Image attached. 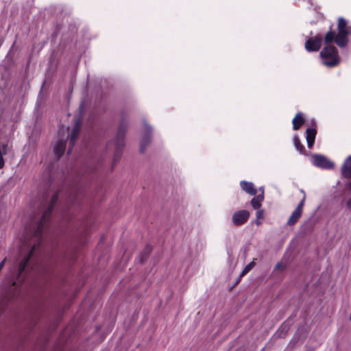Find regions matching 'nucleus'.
<instances>
[{
	"instance_id": "nucleus-5",
	"label": "nucleus",
	"mask_w": 351,
	"mask_h": 351,
	"mask_svg": "<svg viewBox=\"0 0 351 351\" xmlns=\"http://www.w3.org/2000/svg\"><path fill=\"white\" fill-rule=\"evenodd\" d=\"M312 163L317 167L326 169H330L334 167V163L332 161L319 154H314L312 156Z\"/></svg>"
},
{
	"instance_id": "nucleus-23",
	"label": "nucleus",
	"mask_w": 351,
	"mask_h": 351,
	"mask_svg": "<svg viewBox=\"0 0 351 351\" xmlns=\"http://www.w3.org/2000/svg\"><path fill=\"white\" fill-rule=\"evenodd\" d=\"M6 261V258H5L1 263H0V271H1V269H3V267H4V265H5V263Z\"/></svg>"
},
{
	"instance_id": "nucleus-22",
	"label": "nucleus",
	"mask_w": 351,
	"mask_h": 351,
	"mask_svg": "<svg viewBox=\"0 0 351 351\" xmlns=\"http://www.w3.org/2000/svg\"><path fill=\"white\" fill-rule=\"evenodd\" d=\"M346 206H347L348 209L351 210V197L347 201Z\"/></svg>"
},
{
	"instance_id": "nucleus-6",
	"label": "nucleus",
	"mask_w": 351,
	"mask_h": 351,
	"mask_svg": "<svg viewBox=\"0 0 351 351\" xmlns=\"http://www.w3.org/2000/svg\"><path fill=\"white\" fill-rule=\"evenodd\" d=\"M322 43V38L319 35L311 37L305 42V49L308 52L317 51L321 48Z\"/></svg>"
},
{
	"instance_id": "nucleus-27",
	"label": "nucleus",
	"mask_w": 351,
	"mask_h": 351,
	"mask_svg": "<svg viewBox=\"0 0 351 351\" xmlns=\"http://www.w3.org/2000/svg\"><path fill=\"white\" fill-rule=\"evenodd\" d=\"M66 133H67V132H68V130H69V127H67V128H66Z\"/></svg>"
},
{
	"instance_id": "nucleus-26",
	"label": "nucleus",
	"mask_w": 351,
	"mask_h": 351,
	"mask_svg": "<svg viewBox=\"0 0 351 351\" xmlns=\"http://www.w3.org/2000/svg\"><path fill=\"white\" fill-rule=\"evenodd\" d=\"M148 252H149V251L145 255H143V256H145V257L147 256Z\"/></svg>"
},
{
	"instance_id": "nucleus-8",
	"label": "nucleus",
	"mask_w": 351,
	"mask_h": 351,
	"mask_svg": "<svg viewBox=\"0 0 351 351\" xmlns=\"http://www.w3.org/2000/svg\"><path fill=\"white\" fill-rule=\"evenodd\" d=\"M304 201L305 196L303 197L302 201L299 203V204L297 206L294 211L291 213V216L289 217L287 223L288 226H293L298 222V219L302 216Z\"/></svg>"
},
{
	"instance_id": "nucleus-13",
	"label": "nucleus",
	"mask_w": 351,
	"mask_h": 351,
	"mask_svg": "<svg viewBox=\"0 0 351 351\" xmlns=\"http://www.w3.org/2000/svg\"><path fill=\"white\" fill-rule=\"evenodd\" d=\"M341 171L343 177H351V156H348L344 161Z\"/></svg>"
},
{
	"instance_id": "nucleus-2",
	"label": "nucleus",
	"mask_w": 351,
	"mask_h": 351,
	"mask_svg": "<svg viewBox=\"0 0 351 351\" xmlns=\"http://www.w3.org/2000/svg\"><path fill=\"white\" fill-rule=\"evenodd\" d=\"M338 33L332 30L327 32L325 36V43H330L335 41L339 47H344L348 45V37L351 36V25L343 17H339L337 24Z\"/></svg>"
},
{
	"instance_id": "nucleus-15",
	"label": "nucleus",
	"mask_w": 351,
	"mask_h": 351,
	"mask_svg": "<svg viewBox=\"0 0 351 351\" xmlns=\"http://www.w3.org/2000/svg\"><path fill=\"white\" fill-rule=\"evenodd\" d=\"M263 200H264V195H263V191L261 194L254 197L252 199V200H251L252 206L253 207L254 209L260 208Z\"/></svg>"
},
{
	"instance_id": "nucleus-19",
	"label": "nucleus",
	"mask_w": 351,
	"mask_h": 351,
	"mask_svg": "<svg viewBox=\"0 0 351 351\" xmlns=\"http://www.w3.org/2000/svg\"><path fill=\"white\" fill-rule=\"evenodd\" d=\"M254 266H255L254 261H252V262L250 263L249 264H247L244 267L243 271H241V273L240 274V278H241V277L244 276L245 274H247Z\"/></svg>"
},
{
	"instance_id": "nucleus-1",
	"label": "nucleus",
	"mask_w": 351,
	"mask_h": 351,
	"mask_svg": "<svg viewBox=\"0 0 351 351\" xmlns=\"http://www.w3.org/2000/svg\"><path fill=\"white\" fill-rule=\"evenodd\" d=\"M58 194H54L51 198V204L47 209L43 213L41 219L38 221H32L28 224L25 230L23 240L21 241V250L27 249L28 254L20 263L19 268L15 267L10 269L6 274L2 285V288L11 292L14 289H17L19 285L24 280L23 272L27 266L34 251L40 246L42 242V232L44 226L47 222L53 206L58 200Z\"/></svg>"
},
{
	"instance_id": "nucleus-7",
	"label": "nucleus",
	"mask_w": 351,
	"mask_h": 351,
	"mask_svg": "<svg viewBox=\"0 0 351 351\" xmlns=\"http://www.w3.org/2000/svg\"><path fill=\"white\" fill-rule=\"evenodd\" d=\"M250 217V213L246 210L235 212L232 217L234 225L239 226L245 223Z\"/></svg>"
},
{
	"instance_id": "nucleus-10",
	"label": "nucleus",
	"mask_w": 351,
	"mask_h": 351,
	"mask_svg": "<svg viewBox=\"0 0 351 351\" xmlns=\"http://www.w3.org/2000/svg\"><path fill=\"white\" fill-rule=\"evenodd\" d=\"M80 128H81V121L79 119L75 121V125L73 128V130H72L71 135H70V141H69L70 147L68 149V154H69L71 152V147L74 146V145L75 143V141H76L78 134L80 132Z\"/></svg>"
},
{
	"instance_id": "nucleus-24",
	"label": "nucleus",
	"mask_w": 351,
	"mask_h": 351,
	"mask_svg": "<svg viewBox=\"0 0 351 351\" xmlns=\"http://www.w3.org/2000/svg\"><path fill=\"white\" fill-rule=\"evenodd\" d=\"M262 219H258L257 218H256V221H255V223L257 226H260L261 223H262Z\"/></svg>"
},
{
	"instance_id": "nucleus-11",
	"label": "nucleus",
	"mask_w": 351,
	"mask_h": 351,
	"mask_svg": "<svg viewBox=\"0 0 351 351\" xmlns=\"http://www.w3.org/2000/svg\"><path fill=\"white\" fill-rule=\"evenodd\" d=\"M63 135L62 138H60L53 146V152L56 157L60 158L64 153L66 147V139Z\"/></svg>"
},
{
	"instance_id": "nucleus-25",
	"label": "nucleus",
	"mask_w": 351,
	"mask_h": 351,
	"mask_svg": "<svg viewBox=\"0 0 351 351\" xmlns=\"http://www.w3.org/2000/svg\"><path fill=\"white\" fill-rule=\"evenodd\" d=\"M260 191H261V193H262L263 191L264 192L263 187H261V188H260Z\"/></svg>"
},
{
	"instance_id": "nucleus-4",
	"label": "nucleus",
	"mask_w": 351,
	"mask_h": 351,
	"mask_svg": "<svg viewBox=\"0 0 351 351\" xmlns=\"http://www.w3.org/2000/svg\"><path fill=\"white\" fill-rule=\"evenodd\" d=\"M319 56L322 58L323 64L328 67L337 66L340 61L338 51L337 48L332 45H328L325 47L321 51Z\"/></svg>"
},
{
	"instance_id": "nucleus-18",
	"label": "nucleus",
	"mask_w": 351,
	"mask_h": 351,
	"mask_svg": "<svg viewBox=\"0 0 351 351\" xmlns=\"http://www.w3.org/2000/svg\"><path fill=\"white\" fill-rule=\"evenodd\" d=\"M293 143L295 149L300 153L304 154V147L302 144L300 143L299 137L297 135L293 136Z\"/></svg>"
},
{
	"instance_id": "nucleus-17",
	"label": "nucleus",
	"mask_w": 351,
	"mask_h": 351,
	"mask_svg": "<svg viewBox=\"0 0 351 351\" xmlns=\"http://www.w3.org/2000/svg\"><path fill=\"white\" fill-rule=\"evenodd\" d=\"M8 150V144H3L1 146H0V169H1L4 165V161L3 156V155H5Z\"/></svg>"
},
{
	"instance_id": "nucleus-12",
	"label": "nucleus",
	"mask_w": 351,
	"mask_h": 351,
	"mask_svg": "<svg viewBox=\"0 0 351 351\" xmlns=\"http://www.w3.org/2000/svg\"><path fill=\"white\" fill-rule=\"evenodd\" d=\"M240 186L243 191L250 195H255L257 193L256 188L251 182H247L245 180L241 181Z\"/></svg>"
},
{
	"instance_id": "nucleus-16",
	"label": "nucleus",
	"mask_w": 351,
	"mask_h": 351,
	"mask_svg": "<svg viewBox=\"0 0 351 351\" xmlns=\"http://www.w3.org/2000/svg\"><path fill=\"white\" fill-rule=\"evenodd\" d=\"M303 114L302 112H298L292 121L293 129L294 130H298L300 126L304 123Z\"/></svg>"
},
{
	"instance_id": "nucleus-28",
	"label": "nucleus",
	"mask_w": 351,
	"mask_h": 351,
	"mask_svg": "<svg viewBox=\"0 0 351 351\" xmlns=\"http://www.w3.org/2000/svg\"><path fill=\"white\" fill-rule=\"evenodd\" d=\"M350 320H351V314H350Z\"/></svg>"
},
{
	"instance_id": "nucleus-21",
	"label": "nucleus",
	"mask_w": 351,
	"mask_h": 351,
	"mask_svg": "<svg viewBox=\"0 0 351 351\" xmlns=\"http://www.w3.org/2000/svg\"><path fill=\"white\" fill-rule=\"evenodd\" d=\"M13 126L8 129V132L6 133V136L8 138H9L13 134Z\"/></svg>"
},
{
	"instance_id": "nucleus-9",
	"label": "nucleus",
	"mask_w": 351,
	"mask_h": 351,
	"mask_svg": "<svg viewBox=\"0 0 351 351\" xmlns=\"http://www.w3.org/2000/svg\"><path fill=\"white\" fill-rule=\"evenodd\" d=\"M143 127L145 130V134L141 141L140 145V150L141 152H144L147 145L150 143L151 141V127L145 121L143 123Z\"/></svg>"
},
{
	"instance_id": "nucleus-20",
	"label": "nucleus",
	"mask_w": 351,
	"mask_h": 351,
	"mask_svg": "<svg viewBox=\"0 0 351 351\" xmlns=\"http://www.w3.org/2000/svg\"><path fill=\"white\" fill-rule=\"evenodd\" d=\"M258 210L256 211V218H257L258 219H263L264 218V210H259L257 209Z\"/></svg>"
},
{
	"instance_id": "nucleus-14",
	"label": "nucleus",
	"mask_w": 351,
	"mask_h": 351,
	"mask_svg": "<svg viewBox=\"0 0 351 351\" xmlns=\"http://www.w3.org/2000/svg\"><path fill=\"white\" fill-rule=\"evenodd\" d=\"M317 131L315 128H308L306 130V138L308 148H311L314 144Z\"/></svg>"
},
{
	"instance_id": "nucleus-3",
	"label": "nucleus",
	"mask_w": 351,
	"mask_h": 351,
	"mask_svg": "<svg viewBox=\"0 0 351 351\" xmlns=\"http://www.w3.org/2000/svg\"><path fill=\"white\" fill-rule=\"evenodd\" d=\"M126 131L127 124L124 121H122L119 126L114 140L107 145L108 149H114L113 164L117 163L121 158V150L125 145L124 138Z\"/></svg>"
}]
</instances>
